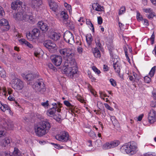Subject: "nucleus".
Wrapping results in <instances>:
<instances>
[{
  "label": "nucleus",
  "mask_w": 156,
  "mask_h": 156,
  "mask_svg": "<svg viewBox=\"0 0 156 156\" xmlns=\"http://www.w3.org/2000/svg\"><path fill=\"white\" fill-rule=\"evenodd\" d=\"M92 8L94 10L98 11H102L104 8L97 3H94L92 5Z\"/></svg>",
  "instance_id": "23"
},
{
  "label": "nucleus",
  "mask_w": 156,
  "mask_h": 156,
  "mask_svg": "<svg viewBox=\"0 0 156 156\" xmlns=\"http://www.w3.org/2000/svg\"><path fill=\"white\" fill-rule=\"evenodd\" d=\"M20 41L22 42V44H24L26 45L28 42L27 41H26L25 39H21L20 40Z\"/></svg>",
  "instance_id": "62"
},
{
  "label": "nucleus",
  "mask_w": 156,
  "mask_h": 156,
  "mask_svg": "<svg viewBox=\"0 0 156 156\" xmlns=\"http://www.w3.org/2000/svg\"><path fill=\"white\" fill-rule=\"evenodd\" d=\"M22 17L23 19L22 21H28L31 24H34L35 23V19L31 15H27L23 12Z\"/></svg>",
  "instance_id": "14"
},
{
  "label": "nucleus",
  "mask_w": 156,
  "mask_h": 156,
  "mask_svg": "<svg viewBox=\"0 0 156 156\" xmlns=\"http://www.w3.org/2000/svg\"><path fill=\"white\" fill-rule=\"evenodd\" d=\"M23 2L19 0H16L12 2L11 4L12 8L14 10H18L22 7Z\"/></svg>",
  "instance_id": "16"
},
{
  "label": "nucleus",
  "mask_w": 156,
  "mask_h": 156,
  "mask_svg": "<svg viewBox=\"0 0 156 156\" xmlns=\"http://www.w3.org/2000/svg\"><path fill=\"white\" fill-rule=\"evenodd\" d=\"M0 124L5 130L12 129L14 127V123L12 122L11 121L6 122L4 119L0 122Z\"/></svg>",
  "instance_id": "10"
},
{
  "label": "nucleus",
  "mask_w": 156,
  "mask_h": 156,
  "mask_svg": "<svg viewBox=\"0 0 156 156\" xmlns=\"http://www.w3.org/2000/svg\"><path fill=\"white\" fill-rule=\"evenodd\" d=\"M56 111H57V108L55 107H53L47 111V114L50 116H53L55 115Z\"/></svg>",
  "instance_id": "24"
},
{
  "label": "nucleus",
  "mask_w": 156,
  "mask_h": 156,
  "mask_svg": "<svg viewBox=\"0 0 156 156\" xmlns=\"http://www.w3.org/2000/svg\"><path fill=\"white\" fill-rule=\"evenodd\" d=\"M10 143V140L7 138L2 140L1 142V145L2 147H6Z\"/></svg>",
  "instance_id": "28"
},
{
  "label": "nucleus",
  "mask_w": 156,
  "mask_h": 156,
  "mask_svg": "<svg viewBox=\"0 0 156 156\" xmlns=\"http://www.w3.org/2000/svg\"><path fill=\"white\" fill-rule=\"evenodd\" d=\"M12 86L13 89L17 90H20L23 89L24 87V83L20 80L15 79L12 80Z\"/></svg>",
  "instance_id": "6"
},
{
  "label": "nucleus",
  "mask_w": 156,
  "mask_h": 156,
  "mask_svg": "<svg viewBox=\"0 0 156 156\" xmlns=\"http://www.w3.org/2000/svg\"><path fill=\"white\" fill-rule=\"evenodd\" d=\"M51 128V125L47 120L41 122L35 128V132L36 135L41 137L46 134Z\"/></svg>",
  "instance_id": "1"
},
{
  "label": "nucleus",
  "mask_w": 156,
  "mask_h": 156,
  "mask_svg": "<svg viewBox=\"0 0 156 156\" xmlns=\"http://www.w3.org/2000/svg\"><path fill=\"white\" fill-rule=\"evenodd\" d=\"M155 15L154 14L153 12L152 11V12L149 13V14L148 16L147 17L150 19H152Z\"/></svg>",
  "instance_id": "51"
},
{
  "label": "nucleus",
  "mask_w": 156,
  "mask_h": 156,
  "mask_svg": "<svg viewBox=\"0 0 156 156\" xmlns=\"http://www.w3.org/2000/svg\"><path fill=\"white\" fill-rule=\"evenodd\" d=\"M110 82L111 84V85L115 87L116 85V81L113 79H111L110 80Z\"/></svg>",
  "instance_id": "52"
},
{
  "label": "nucleus",
  "mask_w": 156,
  "mask_h": 156,
  "mask_svg": "<svg viewBox=\"0 0 156 156\" xmlns=\"http://www.w3.org/2000/svg\"><path fill=\"white\" fill-rule=\"evenodd\" d=\"M0 108L3 112H5L6 110L11 111L8 105L6 104H2V103H0Z\"/></svg>",
  "instance_id": "29"
},
{
  "label": "nucleus",
  "mask_w": 156,
  "mask_h": 156,
  "mask_svg": "<svg viewBox=\"0 0 156 156\" xmlns=\"http://www.w3.org/2000/svg\"><path fill=\"white\" fill-rule=\"evenodd\" d=\"M143 11L146 13H150L152 12V10L151 8L143 9Z\"/></svg>",
  "instance_id": "46"
},
{
  "label": "nucleus",
  "mask_w": 156,
  "mask_h": 156,
  "mask_svg": "<svg viewBox=\"0 0 156 156\" xmlns=\"http://www.w3.org/2000/svg\"><path fill=\"white\" fill-rule=\"evenodd\" d=\"M39 76V74L38 73H29L26 76V78L28 80H31L34 78H37Z\"/></svg>",
  "instance_id": "21"
},
{
  "label": "nucleus",
  "mask_w": 156,
  "mask_h": 156,
  "mask_svg": "<svg viewBox=\"0 0 156 156\" xmlns=\"http://www.w3.org/2000/svg\"><path fill=\"white\" fill-rule=\"evenodd\" d=\"M120 150L122 152H125L130 155L135 154L138 151L137 144L133 141L125 144L121 147Z\"/></svg>",
  "instance_id": "3"
},
{
  "label": "nucleus",
  "mask_w": 156,
  "mask_h": 156,
  "mask_svg": "<svg viewBox=\"0 0 156 156\" xmlns=\"http://www.w3.org/2000/svg\"><path fill=\"white\" fill-rule=\"evenodd\" d=\"M126 11V8L125 6H122L120 8L119 12V15H121L125 12Z\"/></svg>",
  "instance_id": "41"
},
{
  "label": "nucleus",
  "mask_w": 156,
  "mask_h": 156,
  "mask_svg": "<svg viewBox=\"0 0 156 156\" xmlns=\"http://www.w3.org/2000/svg\"><path fill=\"white\" fill-rule=\"evenodd\" d=\"M155 70L156 66H154L151 68L149 73L151 77H153L154 76Z\"/></svg>",
  "instance_id": "37"
},
{
  "label": "nucleus",
  "mask_w": 156,
  "mask_h": 156,
  "mask_svg": "<svg viewBox=\"0 0 156 156\" xmlns=\"http://www.w3.org/2000/svg\"><path fill=\"white\" fill-rule=\"evenodd\" d=\"M136 18L139 21H141L143 19L142 16L139 12H137Z\"/></svg>",
  "instance_id": "43"
},
{
  "label": "nucleus",
  "mask_w": 156,
  "mask_h": 156,
  "mask_svg": "<svg viewBox=\"0 0 156 156\" xmlns=\"http://www.w3.org/2000/svg\"><path fill=\"white\" fill-rule=\"evenodd\" d=\"M33 87L35 91L39 94H43L46 90L45 85L42 79L38 80L33 85Z\"/></svg>",
  "instance_id": "5"
},
{
  "label": "nucleus",
  "mask_w": 156,
  "mask_h": 156,
  "mask_svg": "<svg viewBox=\"0 0 156 156\" xmlns=\"http://www.w3.org/2000/svg\"><path fill=\"white\" fill-rule=\"evenodd\" d=\"M100 37L98 35L96 37L95 39V42L97 46L98 47V48L101 49L102 47V44H104V42L103 41H100Z\"/></svg>",
  "instance_id": "20"
},
{
  "label": "nucleus",
  "mask_w": 156,
  "mask_h": 156,
  "mask_svg": "<svg viewBox=\"0 0 156 156\" xmlns=\"http://www.w3.org/2000/svg\"><path fill=\"white\" fill-rule=\"evenodd\" d=\"M86 40L89 45L91 44L93 39L91 36L88 35L86 36Z\"/></svg>",
  "instance_id": "34"
},
{
  "label": "nucleus",
  "mask_w": 156,
  "mask_h": 156,
  "mask_svg": "<svg viewBox=\"0 0 156 156\" xmlns=\"http://www.w3.org/2000/svg\"><path fill=\"white\" fill-rule=\"evenodd\" d=\"M112 122L115 127L118 128L119 127V123L118 122L116 119L114 121Z\"/></svg>",
  "instance_id": "44"
},
{
  "label": "nucleus",
  "mask_w": 156,
  "mask_h": 156,
  "mask_svg": "<svg viewBox=\"0 0 156 156\" xmlns=\"http://www.w3.org/2000/svg\"><path fill=\"white\" fill-rule=\"evenodd\" d=\"M53 118L55 120L59 122H61V115L59 114H58L57 115H55L53 116Z\"/></svg>",
  "instance_id": "36"
},
{
  "label": "nucleus",
  "mask_w": 156,
  "mask_h": 156,
  "mask_svg": "<svg viewBox=\"0 0 156 156\" xmlns=\"http://www.w3.org/2000/svg\"><path fill=\"white\" fill-rule=\"evenodd\" d=\"M49 37L52 40L57 41L60 37V34L59 33L53 32L50 34Z\"/></svg>",
  "instance_id": "22"
},
{
  "label": "nucleus",
  "mask_w": 156,
  "mask_h": 156,
  "mask_svg": "<svg viewBox=\"0 0 156 156\" xmlns=\"http://www.w3.org/2000/svg\"><path fill=\"white\" fill-rule=\"evenodd\" d=\"M42 4V0H32L31 6L33 9L38 8Z\"/></svg>",
  "instance_id": "17"
},
{
  "label": "nucleus",
  "mask_w": 156,
  "mask_h": 156,
  "mask_svg": "<svg viewBox=\"0 0 156 156\" xmlns=\"http://www.w3.org/2000/svg\"><path fill=\"white\" fill-rule=\"evenodd\" d=\"M0 26L2 27V29L4 31H7L9 29L8 22L5 19H2L0 20Z\"/></svg>",
  "instance_id": "15"
},
{
  "label": "nucleus",
  "mask_w": 156,
  "mask_h": 156,
  "mask_svg": "<svg viewBox=\"0 0 156 156\" xmlns=\"http://www.w3.org/2000/svg\"><path fill=\"white\" fill-rule=\"evenodd\" d=\"M32 35V34H31L30 33H27L26 34L27 37L29 41H32L33 39H34Z\"/></svg>",
  "instance_id": "39"
},
{
  "label": "nucleus",
  "mask_w": 156,
  "mask_h": 156,
  "mask_svg": "<svg viewBox=\"0 0 156 156\" xmlns=\"http://www.w3.org/2000/svg\"><path fill=\"white\" fill-rule=\"evenodd\" d=\"M93 70L97 74H99L101 73L100 71L95 66H93L92 67Z\"/></svg>",
  "instance_id": "45"
},
{
  "label": "nucleus",
  "mask_w": 156,
  "mask_h": 156,
  "mask_svg": "<svg viewBox=\"0 0 156 156\" xmlns=\"http://www.w3.org/2000/svg\"><path fill=\"white\" fill-rule=\"evenodd\" d=\"M102 19L101 16L98 17V24L100 25L102 23Z\"/></svg>",
  "instance_id": "59"
},
{
  "label": "nucleus",
  "mask_w": 156,
  "mask_h": 156,
  "mask_svg": "<svg viewBox=\"0 0 156 156\" xmlns=\"http://www.w3.org/2000/svg\"><path fill=\"white\" fill-rule=\"evenodd\" d=\"M59 52L66 60L65 63L75 64L76 61L74 58V54L73 50L69 48H64L59 50Z\"/></svg>",
  "instance_id": "2"
},
{
  "label": "nucleus",
  "mask_w": 156,
  "mask_h": 156,
  "mask_svg": "<svg viewBox=\"0 0 156 156\" xmlns=\"http://www.w3.org/2000/svg\"><path fill=\"white\" fill-rule=\"evenodd\" d=\"M49 5L50 9L54 12H56L57 9L58 5L56 3L52 0L49 1Z\"/></svg>",
  "instance_id": "19"
},
{
  "label": "nucleus",
  "mask_w": 156,
  "mask_h": 156,
  "mask_svg": "<svg viewBox=\"0 0 156 156\" xmlns=\"http://www.w3.org/2000/svg\"><path fill=\"white\" fill-rule=\"evenodd\" d=\"M151 105L152 107H155L156 106V100H154L152 101L151 104Z\"/></svg>",
  "instance_id": "57"
},
{
  "label": "nucleus",
  "mask_w": 156,
  "mask_h": 156,
  "mask_svg": "<svg viewBox=\"0 0 156 156\" xmlns=\"http://www.w3.org/2000/svg\"><path fill=\"white\" fill-rule=\"evenodd\" d=\"M0 76L3 78H5L6 76V72L0 66Z\"/></svg>",
  "instance_id": "33"
},
{
  "label": "nucleus",
  "mask_w": 156,
  "mask_h": 156,
  "mask_svg": "<svg viewBox=\"0 0 156 156\" xmlns=\"http://www.w3.org/2000/svg\"><path fill=\"white\" fill-rule=\"evenodd\" d=\"M40 33V30L37 28L34 29L32 31V35L35 39H36L39 36Z\"/></svg>",
  "instance_id": "26"
},
{
  "label": "nucleus",
  "mask_w": 156,
  "mask_h": 156,
  "mask_svg": "<svg viewBox=\"0 0 156 156\" xmlns=\"http://www.w3.org/2000/svg\"><path fill=\"white\" fill-rule=\"evenodd\" d=\"M50 59L53 63L57 66H60L62 62V57L60 55H52L51 56Z\"/></svg>",
  "instance_id": "11"
},
{
  "label": "nucleus",
  "mask_w": 156,
  "mask_h": 156,
  "mask_svg": "<svg viewBox=\"0 0 156 156\" xmlns=\"http://www.w3.org/2000/svg\"><path fill=\"white\" fill-rule=\"evenodd\" d=\"M108 48L109 51V53L111 57L112 58H113V55L112 51L113 50H114V48L113 47V46L112 45H108Z\"/></svg>",
  "instance_id": "35"
},
{
  "label": "nucleus",
  "mask_w": 156,
  "mask_h": 156,
  "mask_svg": "<svg viewBox=\"0 0 156 156\" xmlns=\"http://www.w3.org/2000/svg\"><path fill=\"white\" fill-rule=\"evenodd\" d=\"M133 75L136 79L139 80L140 79V78L139 76L135 73L133 72Z\"/></svg>",
  "instance_id": "55"
},
{
  "label": "nucleus",
  "mask_w": 156,
  "mask_h": 156,
  "mask_svg": "<svg viewBox=\"0 0 156 156\" xmlns=\"http://www.w3.org/2000/svg\"><path fill=\"white\" fill-rule=\"evenodd\" d=\"M64 103L66 106L70 108V109H71V111L72 112L73 111H75V106L72 105L68 101H64Z\"/></svg>",
  "instance_id": "27"
},
{
  "label": "nucleus",
  "mask_w": 156,
  "mask_h": 156,
  "mask_svg": "<svg viewBox=\"0 0 156 156\" xmlns=\"http://www.w3.org/2000/svg\"><path fill=\"white\" fill-rule=\"evenodd\" d=\"M8 99L11 101L14 100L15 98L12 95H10L8 98Z\"/></svg>",
  "instance_id": "63"
},
{
  "label": "nucleus",
  "mask_w": 156,
  "mask_h": 156,
  "mask_svg": "<svg viewBox=\"0 0 156 156\" xmlns=\"http://www.w3.org/2000/svg\"><path fill=\"white\" fill-rule=\"evenodd\" d=\"M23 12H18L14 15L13 17L16 20H22L23 19L22 16L23 15Z\"/></svg>",
  "instance_id": "25"
},
{
  "label": "nucleus",
  "mask_w": 156,
  "mask_h": 156,
  "mask_svg": "<svg viewBox=\"0 0 156 156\" xmlns=\"http://www.w3.org/2000/svg\"><path fill=\"white\" fill-rule=\"evenodd\" d=\"M83 49L81 46H79L77 48V51L78 53L79 54H81L83 52Z\"/></svg>",
  "instance_id": "53"
},
{
  "label": "nucleus",
  "mask_w": 156,
  "mask_h": 156,
  "mask_svg": "<svg viewBox=\"0 0 156 156\" xmlns=\"http://www.w3.org/2000/svg\"><path fill=\"white\" fill-rule=\"evenodd\" d=\"M44 46L48 49L50 51L53 52L56 49V44L52 41L48 40L44 42Z\"/></svg>",
  "instance_id": "7"
},
{
  "label": "nucleus",
  "mask_w": 156,
  "mask_h": 156,
  "mask_svg": "<svg viewBox=\"0 0 156 156\" xmlns=\"http://www.w3.org/2000/svg\"><path fill=\"white\" fill-rule=\"evenodd\" d=\"M144 80L145 82L147 83H149L151 81V78L147 76L144 77Z\"/></svg>",
  "instance_id": "54"
},
{
  "label": "nucleus",
  "mask_w": 156,
  "mask_h": 156,
  "mask_svg": "<svg viewBox=\"0 0 156 156\" xmlns=\"http://www.w3.org/2000/svg\"><path fill=\"white\" fill-rule=\"evenodd\" d=\"M41 105L44 107H47L48 106V101L47 100L45 102H42Z\"/></svg>",
  "instance_id": "60"
},
{
  "label": "nucleus",
  "mask_w": 156,
  "mask_h": 156,
  "mask_svg": "<svg viewBox=\"0 0 156 156\" xmlns=\"http://www.w3.org/2000/svg\"><path fill=\"white\" fill-rule=\"evenodd\" d=\"M120 144V142L119 140H114L110 143H106L103 145V148L105 149H109L111 148H113L117 146Z\"/></svg>",
  "instance_id": "12"
},
{
  "label": "nucleus",
  "mask_w": 156,
  "mask_h": 156,
  "mask_svg": "<svg viewBox=\"0 0 156 156\" xmlns=\"http://www.w3.org/2000/svg\"><path fill=\"white\" fill-rule=\"evenodd\" d=\"M111 60L113 62V66L115 72L117 73L119 75H120L121 69V65L119 62L118 60L117 59L112 58Z\"/></svg>",
  "instance_id": "13"
},
{
  "label": "nucleus",
  "mask_w": 156,
  "mask_h": 156,
  "mask_svg": "<svg viewBox=\"0 0 156 156\" xmlns=\"http://www.w3.org/2000/svg\"><path fill=\"white\" fill-rule=\"evenodd\" d=\"M52 105H53L54 106V107H55V108H57V111L58 112H60L61 110L57 106V105L56 103H53L52 104Z\"/></svg>",
  "instance_id": "61"
},
{
  "label": "nucleus",
  "mask_w": 156,
  "mask_h": 156,
  "mask_svg": "<svg viewBox=\"0 0 156 156\" xmlns=\"http://www.w3.org/2000/svg\"><path fill=\"white\" fill-rule=\"evenodd\" d=\"M37 26L41 30L44 32L47 31L48 28L47 24L43 21L39 22L37 23Z\"/></svg>",
  "instance_id": "18"
},
{
  "label": "nucleus",
  "mask_w": 156,
  "mask_h": 156,
  "mask_svg": "<svg viewBox=\"0 0 156 156\" xmlns=\"http://www.w3.org/2000/svg\"><path fill=\"white\" fill-rule=\"evenodd\" d=\"M48 66L49 68L53 70H55L56 69L55 68L51 63H48Z\"/></svg>",
  "instance_id": "58"
},
{
  "label": "nucleus",
  "mask_w": 156,
  "mask_h": 156,
  "mask_svg": "<svg viewBox=\"0 0 156 156\" xmlns=\"http://www.w3.org/2000/svg\"><path fill=\"white\" fill-rule=\"evenodd\" d=\"M155 36L154 35V33L152 35L151 37L150 38V40L151 41V44H153L154 42V39Z\"/></svg>",
  "instance_id": "56"
},
{
  "label": "nucleus",
  "mask_w": 156,
  "mask_h": 156,
  "mask_svg": "<svg viewBox=\"0 0 156 156\" xmlns=\"http://www.w3.org/2000/svg\"><path fill=\"white\" fill-rule=\"evenodd\" d=\"M89 135L92 138H94L96 136V134L94 132L91 130L89 132Z\"/></svg>",
  "instance_id": "48"
},
{
  "label": "nucleus",
  "mask_w": 156,
  "mask_h": 156,
  "mask_svg": "<svg viewBox=\"0 0 156 156\" xmlns=\"http://www.w3.org/2000/svg\"><path fill=\"white\" fill-rule=\"evenodd\" d=\"M66 26L68 27H69L71 29H73L74 28V26L73 22L70 20H68L66 23Z\"/></svg>",
  "instance_id": "32"
},
{
  "label": "nucleus",
  "mask_w": 156,
  "mask_h": 156,
  "mask_svg": "<svg viewBox=\"0 0 156 156\" xmlns=\"http://www.w3.org/2000/svg\"><path fill=\"white\" fill-rule=\"evenodd\" d=\"M63 38L65 41L70 44L74 42L73 34L69 31H66L64 34Z\"/></svg>",
  "instance_id": "9"
},
{
  "label": "nucleus",
  "mask_w": 156,
  "mask_h": 156,
  "mask_svg": "<svg viewBox=\"0 0 156 156\" xmlns=\"http://www.w3.org/2000/svg\"><path fill=\"white\" fill-rule=\"evenodd\" d=\"M62 14V17L63 19V20H64V22L66 21L68 17V15L65 12L62 11L61 12Z\"/></svg>",
  "instance_id": "38"
},
{
  "label": "nucleus",
  "mask_w": 156,
  "mask_h": 156,
  "mask_svg": "<svg viewBox=\"0 0 156 156\" xmlns=\"http://www.w3.org/2000/svg\"><path fill=\"white\" fill-rule=\"evenodd\" d=\"M93 53L94 56L96 58H100L101 57V53L100 51L97 48H94Z\"/></svg>",
  "instance_id": "30"
},
{
  "label": "nucleus",
  "mask_w": 156,
  "mask_h": 156,
  "mask_svg": "<svg viewBox=\"0 0 156 156\" xmlns=\"http://www.w3.org/2000/svg\"><path fill=\"white\" fill-rule=\"evenodd\" d=\"M69 136L68 133L65 131L61 132L55 136L56 139L60 141L66 142L69 139Z\"/></svg>",
  "instance_id": "8"
},
{
  "label": "nucleus",
  "mask_w": 156,
  "mask_h": 156,
  "mask_svg": "<svg viewBox=\"0 0 156 156\" xmlns=\"http://www.w3.org/2000/svg\"><path fill=\"white\" fill-rule=\"evenodd\" d=\"M104 105L105 107L108 109L112 111L113 110V109L110 107L108 104L105 103L104 104Z\"/></svg>",
  "instance_id": "49"
},
{
  "label": "nucleus",
  "mask_w": 156,
  "mask_h": 156,
  "mask_svg": "<svg viewBox=\"0 0 156 156\" xmlns=\"http://www.w3.org/2000/svg\"><path fill=\"white\" fill-rule=\"evenodd\" d=\"M64 5L67 9V10H69V12H70V11H72L71 6L70 5L66 3H64Z\"/></svg>",
  "instance_id": "47"
},
{
  "label": "nucleus",
  "mask_w": 156,
  "mask_h": 156,
  "mask_svg": "<svg viewBox=\"0 0 156 156\" xmlns=\"http://www.w3.org/2000/svg\"><path fill=\"white\" fill-rule=\"evenodd\" d=\"M52 144L54 145V147L56 148L57 149H61L62 148V147L60 146L59 144H54V143H52Z\"/></svg>",
  "instance_id": "50"
},
{
  "label": "nucleus",
  "mask_w": 156,
  "mask_h": 156,
  "mask_svg": "<svg viewBox=\"0 0 156 156\" xmlns=\"http://www.w3.org/2000/svg\"><path fill=\"white\" fill-rule=\"evenodd\" d=\"M21 154V151L19 150L18 148L15 147L14 150L13 152V156H20Z\"/></svg>",
  "instance_id": "31"
},
{
  "label": "nucleus",
  "mask_w": 156,
  "mask_h": 156,
  "mask_svg": "<svg viewBox=\"0 0 156 156\" xmlns=\"http://www.w3.org/2000/svg\"><path fill=\"white\" fill-rule=\"evenodd\" d=\"M65 64V67L62 69V72L65 74L67 76L70 77H73L76 76L77 75V68L76 66V63L75 62V64H73L71 63Z\"/></svg>",
  "instance_id": "4"
},
{
  "label": "nucleus",
  "mask_w": 156,
  "mask_h": 156,
  "mask_svg": "<svg viewBox=\"0 0 156 156\" xmlns=\"http://www.w3.org/2000/svg\"><path fill=\"white\" fill-rule=\"evenodd\" d=\"M87 87L88 90L90 91L91 93L94 95H95V92L94 90L92 88V86L90 84H88L87 85Z\"/></svg>",
  "instance_id": "40"
},
{
  "label": "nucleus",
  "mask_w": 156,
  "mask_h": 156,
  "mask_svg": "<svg viewBox=\"0 0 156 156\" xmlns=\"http://www.w3.org/2000/svg\"><path fill=\"white\" fill-rule=\"evenodd\" d=\"M143 116V114H141L140 115H139V116L138 117V121H140L142 120Z\"/></svg>",
  "instance_id": "64"
},
{
  "label": "nucleus",
  "mask_w": 156,
  "mask_h": 156,
  "mask_svg": "<svg viewBox=\"0 0 156 156\" xmlns=\"http://www.w3.org/2000/svg\"><path fill=\"white\" fill-rule=\"evenodd\" d=\"M148 119L149 122L151 123H153L155 121V117L148 116Z\"/></svg>",
  "instance_id": "42"
}]
</instances>
